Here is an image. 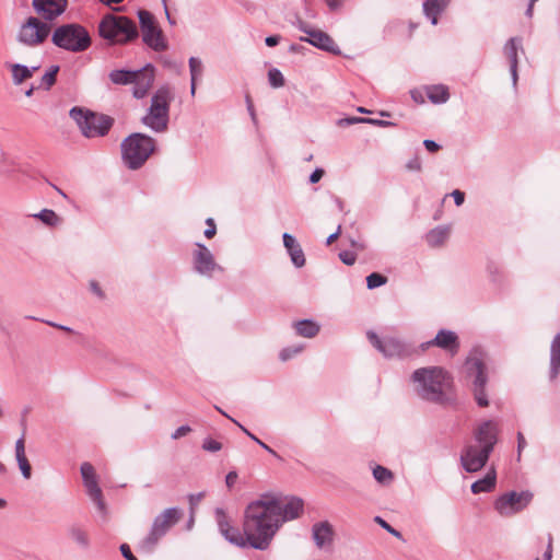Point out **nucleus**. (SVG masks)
I'll return each instance as SVG.
<instances>
[{"label":"nucleus","instance_id":"16","mask_svg":"<svg viewBox=\"0 0 560 560\" xmlns=\"http://www.w3.org/2000/svg\"><path fill=\"white\" fill-rule=\"evenodd\" d=\"M81 475L88 495L94 502L101 513H105V502L98 486L94 467L90 463L81 465Z\"/></svg>","mask_w":560,"mask_h":560},{"label":"nucleus","instance_id":"18","mask_svg":"<svg viewBox=\"0 0 560 560\" xmlns=\"http://www.w3.org/2000/svg\"><path fill=\"white\" fill-rule=\"evenodd\" d=\"M192 264L196 272L207 277H211L215 270H222L215 262L210 249L201 243H196V248L192 252Z\"/></svg>","mask_w":560,"mask_h":560},{"label":"nucleus","instance_id":"8","mask_svg":"<svg viewBox=\"0 0 560 560\" xmlns=\"http://www.w3.org/2000/svg\"><path fill=\"white\" fill-rule=\"evenodd\" d=\"M70 117L77 122L82 135L86 138L105 136L113 126V118L106 115H97L81 107H72Z\"/></svg>","mask_w":560,"mask_h":560},{"label":"nucleus","instance_id":"46","mask_svg":"<svg viewBox=\"0 0 560 560\" xmlns=\"http://www.w3.org/2000/svg\"><path fill=\"white\" fill-rule=\"evenodd\" d=\"M205 498V492H198V493H191L188 495L189 506H190V513L194 514L196 508L201 502V500Z\"/></svg>","mask_w":560,"mask_h":560},{"label":"nucleus","instance_id":"33","mask_svg":"<svg viewBox=\"0 0 560 560\" xmlns=\"http://www.w3.org/2000/svg\"><path fill=\"white\" fill-rule=\"evenodd\" d=\"M38 68L34 67L32 69L27 68L24 65L14 63L11 66L12 80L15 85H20L23 81L31 78L33 72Z\"/></svg>","mask_w":560,"mask_h":560},{"label":"nucleus","instance_id":"29","mask_svg":"<svg viewBox=\"0 0 560 560\" xmlns=\"http://www.w3.org/2000/svg\"><path fill=\"white\" fill-rule=\"evenodd\" d=\"M497 474L491 469L487 475L471 485V492L475 494L490 492L495 487Z\"/></svg>","mask_w":560,"mask_h":560},{"label":"nucleus","instance_id":"60","mask_svg":"<svg viewBox=\"0 0 560 560\" xmlns=\"http://www.w3.org/2000/svg\"><path fill=\"white\" fill-rule=\"evenodd\" d=\"M340 231H341V226L339 225V226H338V229H337V231H336L335 233L330 234V235L327 237L326 244H327V245L332 244V243L338 238V236H339V234H340Z\"/></svg>","mask_w":560,"mask_h":560},{"label":"nucleus","instance_id":"37","mask_svg":"<svg viewBox=\"0 0 560 560\" xmlns=\"http://www.w3.org/2000/svg\"><path fill=\"white\" fill-rule=\"evenodd\" d=\"M109 79L115 84H129L135 79V71L113 70L109 73Z\"/></svg>","mask_w":560,"mask_h":560},{"label":"nucleus","instance_id":"50","mask_svg":"<svg viewBox=\"0 0 560 560\" xmlns=\"http://www.w3.org/2000/svg\"><path fill=\"white\" fill-rule=\"evenodd\" d=\"M206 223H207L208 228L205 230V236L207 238H212L217 233V228H215L214 221H213V219L208 218L206 220Z\"/></svg>","mask_w":560,"mask_h":560},{"label":"nucleus","instance_id":"64","mask_svg":"<svg viewBox=\"0 0 560 560\" xmlns=\"http://www.w3.org/2000/svg\"><path fill=\"white\" fill-rule=\"evenodd\" d=\"M340 1L341 0H326L327 5L329 7L330 10H336L339 7Z\"/></svg>","mask_w":560,"mask_h":560},{"label":"nucleus","instance_id":"45","mask_svg":"<svg viewBox=\"0 0 560 560\" xmlns=\"http://www.w3.org/2000/svg\"><path fill=\"white\" fill-rule=\"evenodd\" d=\"M202 448L207 452H218L222 448V444L213 439L207 438L203 440Z\"/></svg>","mask_w":560,"mask_h":560},{"label":"nucleus","instance_id":"1","mask_svg":"<svg viewBox=\"0 0 560 560\" xmlns=\"http://www.w3.org/2000/svg\"><path fill=\"white\" fill-rule=\"evenodd\" d=\"M277 499L262 495L250 502L244 511L243 532L249 540V547L266 550L281 526Z\"/></svg>","mask_w":560,"mask_h":560},{"label":"nucleus","instance_id":"11","mask_svg":"<svg viewBox=\"0 0 560 560\" xmlns=\"http://www.w3.org/2000/svg\"><path fill=\"white\" fill-rule=\"evenodd\" d=\"M465 369L467 376L471 380V389L479 407H487L489 400L486 394L488 382L487 368L483 361L477 357H469L466 360Z\"/></svg>","mask_w":560,"mask_h":560},{"label":"nucleus","instance_id":"3","mask_svg":"<svg viewBox=\"0 0 560 560\" xmlns=\"http://www.w3.org/2000/svg\"><path fill=\"white\" fill-rule=\"evenodd\" d=\"M413 392L421 399L444 404L447 400V390L452 385L451 375L440 366L420 368L410 376Z\"/></svg>","mask_w":560,"mask_h":560},{"label":"nucleus","instance_id":"35","mask_svg":"<svg viewBox=\"0 0 560 560\" xmlns=\"http://www.w3.org/2000/svg\"><path fill=\"white\" fill-rule=\"evenodd\" d=\"M33 218L40 220L47 226H57L61 223V219L58 214L50 209H43L42 211L32 214Z\"/></svg>","mask_w":560,"mask_h":560},{"label":"nucleus","instance_id":"48","mask_svg":"<svg viewBox=\"0 0 560 560\" xmlns=\"http://www.w3.org/2000/svg\"><path fill=\"white\" fill-rule=\"evenodd\" d=\"M339 258L343 264L351 266L355 262L357 256L352 252L343 250L339 253Z\"/></svg>","mask_w":560,"mask_h":560},{"label":"nucleus","instance_id":"26","mask_svg":"<svg viewBox=\"0 0 560 560\" xmlns=\"http://www.w3.org/2000/svg\"><path fill=\"white\" fill-rule=\"evenodd\" d=\"M277 505L280 510L281 525L287 522L299 517L303 510V501L299 498H291L285 503L277 499Z\"/></svg>","mask_w":560,"mask_h":560},{"label":"nucleus","instance_id":"22","mask_svg":"<svg viewBox=\"0 0 560 560\" xmlns=\"http://www.w3.org/2000/svg\"><path fill=\"white\" fill-rule=\"evenodd\" d=\"M334 527L328 521L315 523L312 527V537L317 548L330 549L334 542Z\"/></svg>","mask_w":560,"mask_h":560},{"label":"nucleus","instance_id":"25","mask_svg":"<svg viewBox=\"0 0 560 560\" xmlns=\"http://www.w3.org/2000/svg\"><path fill=\"white\" fill-rule=\"evenodd\" d=\"M15 459L19 466V469L24 479L28 480L32 477V466L25 454V433L16 440L14 446Z\"/></svg>","mask_w":560,"mask_h":560},{"label":"nucleus","instance_id":"38","mask_svg":"<svg viewBox=\"0 0 560 560\" xmlns=\"http://www.w3.org/2000/svg\"><path fill=\"white\" fill-rule=\"evenodd\" d=\"M373 477L383 485L389 483L394 479L393 472L384 466L377 465L373 469Z\"/></svg>","mask_w":560,"mask_h":560},{"label":"nucleus","instance_id":"39","mask_svg":"<svg viewBox=\"0 0 560 560\" xmlns=\"http://www.w3.org/2000/svg\"><path fill=\"white\" fill-rule=\"evenodd\" d=\"M59 71V66H51L48 71L42 77V84L46 90H49L56 82V77Z\"/></svg>","mask_w":560,"mask_h":560},{"label":"nucleus","instance_id":"19","mask_svg":"<svg viewBox=\"0 0 560 560\" xmlns=\"http://www.w3.org/2000/svg\"><path fill=\"white\" fill-rule=\"evenodd\" d=\"M215 520L221 535L231 544L237 547H249L248 537L242 534L238 528L230 524L229 517L223 509H215Z\"/></svg>","mask_w":560,"mask_h":560},{"label":"nucleus","instance_id":"49","mask_svg":"<svg viewBox=\"0 0 560 560\" xmlns=\"http://www.w3.org/2000/svg\"><path fill=\"white\" fill-rule=\"evenodd\" d=\"M191 432V428L189 425H180L179 428H177L173 434H172V439L173 440H178L185 435H187L188 433Z\"/></svg>","mask_w":560,"mask_h":560},{"label":"nucleus","instance_id":"7","mask_svg":"<svg viewBox=\"0 0 560 560\" xmlns=\"http://www.w3.org/2000/svg\"><path fill=\"white\" fill-rule=\"evenodd\" d=\"M173 100L171 89L161 86L152 96L151 104L141 121L155 132H164L168 126L170 103Z\"/></svg>","mask_w":560,"mask_h":560},{"label":"nucleus","instance_id":"17","mask_svg":"<svg viewBox=\"0 0 560 560\" xmlns=\"http://www.w3.org/2000/svg\"><path fill=\"white\" fill-rule=\"evenodd\" d=\"M32 8L36 16L51 23L66 12L68 0H32Z\"/></svg>","mask_w":560,"mask_h":560},{"label":"nucleus","instance_id":"21","mask_svg":"<svg viewBox=\"0 0 560 560\" xmlns=\"http://www.w3.org/2000/svg\"><path fill=\"white\" fill-rule=\"evenodd\" d=\"M439 347L443 350H446L451 353H456L459 348L458 337L452 330L441 329L434 339L423 342L421 345L422 350L428 349L429 347Z\"/></svg>","mask_w":560,"mask_h":560},{"label":"nucleus","instance_id":"9","mask_svg":"<svg viewBox=\"0 0 560 560\" xmlns=\"http://www.w3.org/2000/svg\"><path fill=\"white\" fill-rule=\"evenodd\" d=\"M183 512L178 508L165 509L153 520L149 534L141 540L140 548L145 552H152L161 538L182 518Z\"/></svg>","mask_w":560,"mask_h":560},{"label":"nucleus","instance_id":"6","mask_svg":"<svg viewBox=\"0 0 560 560\" xmlns=\"http://www.w3.org/2000/svg\"><path fill=\"white\" fill-rule=\"evenodd\" d=\"M51 43L67 51L83 52L92 44L89 31L79 23H67L57 26L51 34Z\"/></svg>","mask_w":560,"mask_h":560},{"label":"nucleus","instance_id":"34","mask_svg":"<svg viewBox=\"0 0 560 560\" xmlns=\"http://www.w3.org/2000/svg\"><path fill=\"white\" fill-rule=\"evenodd\" d=\"M429 100L434 104H443L450 98V93L444 85H432L427 91Z\"/></svg>","mask_w":560,"mask_h":560},{"label":"nucleus","instance_id":"15","mask_svg":"<svg viewBox=\"0 0 560 560\" xmlns=\"http://www.w3.org/2000/svg\"><path fill=\"white\" fill-rule=\"evenodd\" d=\"M299 28L306 35L300 37V40L334 55L340 54L338 45L327 33L313 28L304 22L300 23Z\"/></svg>","mask_w":560,"mask_h":560},{"label":"nucleus","instance_id":"57","mask_svg":"<svg viewBox=\"0 0 560 560\" xmlns=\"http://www.w3.org/2000/svg\"><path fill=\"white\" fill-rule=\"evenodd\" d=\"M526 446V440L522 432L517 433V453L518 458L521 457L522 450Z\"/></svg>","mask_w":560,"mask_h":560},{"label":"nucleus","instance_id":"54","mask_svg":"<svg viewBox=\"0 0 560 560\" xmlns=\"http://www.w3.org/2000/svg\"><path fill=\"white\" fill-rule=\"evenodd\" d=\"M358 122H365V118L350 117V118H345V119H340L339 120V125L340 126H342L343 124L345 125H354V124H358Z\"/></svg>","mask_w":560,"mask_h":560},{"label":"nucleus","instance_id":"40","mask_svg":"<svg viewBox=\"0 0 560 560\" xmlns=\"http://www.w3.org/2000/svg\"><path fill=\"white\" fill-rule=\"evenodd\" d=\"M387 282V278L381 273L373 272L366 277V287L370 290L376 289Z\"/></svg>","mask_w":560,"mask_h":560},{"label":"nucleus","instance_id":"51","mask_svg":"<svg viewBox=\"0 0 560 560\" xmlns=\"http://www.w3.org/2000/svg\"><path fill=\"white\" fill-rule=\"evenodd\" d=\"M120 552L126 560H138L131 552L127 544L120 545Z\"/></svg>","mask_w":560,"mask_h":560},{"label":"nucleus","instance_id":"5","mask_svg":"<svg viewBox=\"0 0 560 560\" xmlns=\"http://www.w3.org/2000/svg\"><path fill=\"white\" fill-rule=\"evenodd\" d=\"M121 158L129 170L140 168L155 150V140L144 133L136 132L121 142Z\"/></svg>","mask_w":560,"mask_h":560},{"label":"nucleus","instance_id":"23","mask_svg":"<svg viewBox=\"0 0 560 560\" xmlns=\"http://www.w3.org/2000/svg\"><path fill=\"white\" fill-rule=\"evenodd\" d=\"M522 50V38L520 37H511L503 47V54L506 57L510 63V73L512 77L513 86H516L518 74H517V52Z\"/></svg>","mask_w":560,"mask_h":560},{"label":"nucleus","instance_id":"44","mask_svg":"<svg viewBox=\"0 0 560 560\" xmlns=\"http://www.w3.org/2000/svg\"><path fill=\"white\" fill-rule=\"evenodd\" d=\"M374 522L378 524L382 528H384L387 533L393 535L394 537L401 539L402 535L400 532L392 527L385 520H383L381 516H375Z\"/></svg>","mask_w":560,"mask_h":560},{"label":"nucleus","instance_id":"2","mask_svg":"<svg viewBox=\"0 0 560 560\" xmlns=\"http://www.w3.org/2000/svg\"><path fill=\"white\" fill-rule=\"evenodd\" d=\"M498 424L492 420L480 423L474 432V444L466 445L460 453L462 467L467 472L481 470L498 442Z\"/></svg>","mask_w":560,"mask_h":560},{"label":"nucleus","instance_id":"31","mask_svg":"<svg viewBox=\"0 0 560 560\" xmlns=\"http://www.w3.org/2000/svg\"><path fill=\"white\" fill-rule=\"evenodd\" d=\"M450 236V229L447 226H438L431 230L425 235V241L431 247L442 246Z\"/></svg>","mask_w":560,"mask_h":560},{"label":"nucleus","instance_id":"10","mask_svg":"<svg viewBox=\"0 0 560 560\" xmlns=\"http://www.w3.org/2000/svg\"><path fill=\"white\" fill-rule=\"evenodd\" d=\"M51 32L50 23L38 16H28L19 27L16 42L26 47H37L44 44Z\"/></svg>","mask_w":560,"mask_h":560},{"label":"nucleus","instance_id":"20","mask_svg":"<svg viewBox=\"0 0 560 560\" xmlns=\"http://www.w3.org/2000/svg\"><path fill=\"white\" fill-rule=\"evenodd\" d=\"M153 82L154 67L152 65L148 63L142 69L135 71V79L131 81L133 84V96L136 98L144 97Z\"/></svg>","mask_w":560,"mask_h":560},{"label":"nucleus","instance_id":"52","mask_svg":"<svg viewBox=\"0 0 560 560\" xmlns=\"http://www.w3.org/2000/svg\"><path fill=\"white\" fill-rule=\"evenodd\" d=\"M325 171L323 168H315L314 172L310 175V183L316 184L324 176Z\"/></svg>","mask_w":560,"mask_h":560},{"label":"nucleus","instance_id":"42","mask_svg":"<svg viewBox=\"0 0 560 560\" xmlns=\"http://www.w3.org/2000/svg\"><path fill=\"white\" fill-rule=\"evenodd\" d=\"M268 80L272 88H281L284 85V77L277 68H272L268 72Z\"/></svg>","mask_w":560,"mask_h":560},{"label":"nucleus","instance_id":"63","mask_svg":"<svg viewBox=\"0 0 560 560\" xmlns=\"http://www.w3.org/2000/svg\"><path fill=\"white\" fill-rule=\"evenodd\" d=\"M544 560H550L552 558V547L551 542H549L547 550L544 552L542 556Z\"/></svg>","mask_w":560,"mask_h":560},{"label":"nucleus","instance_id":"53","mask_svg":"<svg viewBox=\"0 0 560 560\" xmlns=\"http://www.w3.org/2000/svg\"><path fill=\"white\" fill-rule=\"evenodd\" d=\"M423 145L431 153H434L440 149V144H438L434 140H430V139H425L423 141Z\"/></svg>","mask_w":560,"mask_h":560},{"label":"nucleus","instance_id":"61","mask_svg":"<svg viewBox=\"0 0 560 560\" xmlns=\"http://www.w3.org/2000/svg\"><path fill=\"white\" fill-rule=\"evenodd\" d=\"M246 103H247V109L253 118V120L256 119V115H255V110H254V105L252 103V100L249 96H246Z\"/></svg>","mask_w":560,"mask_h":560},{"label":"nucleus","instance_id":"55","mask_svg":"<svg viewBox=\"0 0 560 560\" xmlns=\"http://www.w3.org/2000/svg\"><path fill=\"white\" fill-rule=\"evenodd\" d=\"M452 196H453V198H454V201H455V205H456V206H458V207H459V206H462V205H463V202H464V200H465V195H464V192H463V191H460V190H457V189H456V190H454V191L452 192Z\"/></svg>","mask_w":560,"mask_h":560},{"label":"nucleus","instance_id":"12","mask_svg":"<svg viewBox=\"0 0 560 560\" xmlns=\"http://www.w3.org/2000/svg\"><path fill=\"white\" fill-rule=\"evenodd\" d=\"M138 18L143 43L154 51L160 52L166 50L168 47L167 42L154 15L147 10H139Z\"/></svg>","mask_w":560,"mask_h":560},{"label":"nucleus","instance_id":"47","mask_svg":"<svg viewBox=\"0 0 560 560\" xmlns=\"http://www.w3.org/2000/svg\"><path fill=\"white\" fill-rule=\"evenodd\" d=\"M421 167H422V163H421V159L419 155H415L406 164V168L411 172H420Z\"/></svg>","mask_w":560,"mask_h":560},{"label":"nucleus","instance_id":"58","mask_svg":"<svg viewBox=\"0 0 560 560\" xmlns=\"http://www.w3.org/2000/svg\"><path fill=\"white\" fill-rule=\"evenodd\" d=\"M237 474L235 471H230L225 477V483L229 488H232L236 482Z\"/></svg>","mask_w":560,"mask_h":560},{"label":"nucleus","instance_id":"30","mask_svg":"<svg viewBox=\"0 0 560 560\" xmlns=\"http://www.w3.org/2000/svg\"><path fill=\"white\" fill-rule=\"evenodd\" d=\"M68 536L81 549L86 550L90 547V537L88 532L80 525L73 524L68 528Z\"/></svg>","mask_w":560,"mask_h":560},{"label":"nucleus","instance_id":"4","mask_svg":"<svg viewBox=\"0 0 560 560\" xmlns=\"http://www.w3.org/2000/svg\"><path fill=\"white\" fill-rule=\"evenodd\" d=\"M98 35L110 44L125 45L137 39L139 32L129 18L108 13L100 21Z\"/></svg>","mask_w":560,"mask_h":560},{"label":"nucleus","instance_id":"56","mask_svg":"<svg viewBox=\"0 0 560 560\" xmlns=\"http://www.w3.org/2000/svg\"><path fill=\"white\" fill-rule=\"evenodd\" d=\"M366 124H372L380 127H387L393 126L394 124L387 120H380V119H372V118H365Z\"/></svg>","mask_w":560,"mask_h":560},{"label":"nucleus","instance_id":"14","mask_svg":"<svg viewBox=\"0 0 560 560\" xmlns=\"http://www.w3.org/2000/svg\"><path fill=\"white\" fill-rule=\"evenodd\" d=\"M370 342L386 358H404L411 354V348L405 341L387 337L381 339L375 332L369 331Z\"/></svg>","mask_w":560,"mask_h":560},{"label":"nucleus","instance_id":"43","mask_svg":"<svg viewBox=\"0 0 560 560\" xmlns=\"http://www.w3.org/2000/svg\"><path fill=\"white\" fill-rule=\"evenodd\" d=\"M302 350V346L287 347L280 351L279 358L281 361H288L294 355L299 354Z\"/></svg>","mask_w":560,"mask_h":560},{"label":"nucleus","instance_id":"28","mask_svg":"<svg viewBox=\"0 0 560 560\" xmlns=\"http://www.w3.org/2000/svg\"><path fill=\"white\" fill-rule=\"evenodd\" d=\"M560 373V331L555 336L550 345L549 378L555 381Z\"/></svg>","mask_w":560,"mask_h":560},{"label":"nucleus","instance_id":"24","mask_svg":"<svg viewBox=\"0 0 560 560\" xmlns=\"http://www.w3.org/2000/svg\"><path fill=\"white\" fill-rule=\"evenodd\" d=\"M283 245L290 255L292 264L296 268H301L305 265V256L301 245L296 242L295 237L289 233L282 235Z\"/></svg>","mask_w":560,"mask_h":560},{"label":"nucleus","instance_id":"36","mask_svg":"<svg viewBox=\"0 0 560 560\" xmlns=\"http://www.w3.org/2000/svg\"><path fill=\"white\" fill-rule=\"evenodd\" d=\"M189 70H190V77H191L190 93H191V95H195L196 81L199 77L202 75V71H203L201 60L196 57H190L189 58Z\"/></svg>","mask_w":560,"mask_h":560},{"label":"nucleus","instance_id":"32","mask_svg":"<svg viewBox=\"0 0 560 560\" xmlns=\"http://www.w3.org/2000/svg\"><path fill=\"white\" fill-rule=\"evenodd\" d=\"M295 331L299 336L313 338L319 332V325L312 319H302L294 323Z\"/></svg>","mask_w":560,"mask_h":560},{"label":"nucleus","instance_id":"41","mask_svg":"<svg viewBox=\"0 0 560 560\" xmlns=\"http://www.w3.org/2000/svg\"><path fill=\"white\" fill-rule=\"evenodd\" d=\"M246 435H248L253 441H255L258 445H260L264 450H266L271 455L278 457V454L276 451H273L270 446H268L266 443H264L261 440H259L256 435L250 433L245 427H243L240 422L236 420L230 418Z\"/></svg>","mask_w":560,"mask_h":560},{"label":"nucleus","instance_id":"27","mask_svg":"<svg viewBox=\"0 0 560 560\" xmlns=\"http://www.w3.org/2000/svg\"><path fill=\"white\" fill-rule=\"evenodd\" d=\"M452 0H425L422 9L424 15L431 21L432 25L438 24L439 15L448 7Z\"/></svg>","mask_w":560,"mask_h":560},{"label":"nucleus","instance_id":"13","mask_svg":"<svg viewBox=\"0 0 560 560\" xmlns=\"http://www.w3.org/2000/svg\"><path fill=\"white\" fill-rule=\"evenodd\" d=\"M533 494L528 491H511L500 495L494 502V509L500 515L510 516L526 508Z\"/></svg>","mask_w":560,"mask_h":560},{"label":"nucleus","instance_id":"59","mask_svg":"<svg viewBox=\"0 0 560 560\" xmlns=\"http://www.w3.org/2000/svg\"><path fill=\"white\" fill-rule=\"evenodd\" d=\"M281 37L279 35H271L266 37L265 43L269 47L277 46L280 42Z\"/></svg>","mask_w":560,"mask_h":560},{"label":"nucleus","instance_id":"62","mask_svg":"<svg viewBox=\"0 0 560 560\" xmlns=\"http://www.w3.org/2000/svg\"><path fill=\"white\" fill-rule=\"evenodd\" d=\"M163 8H164L165 16H166L168 23L171 25H174L175 24V20L172 19V16L170 14L168 7H167V0H165V5H163Z\"/></svg>","mask_w":560,"mask_h":560}]
</instances>
